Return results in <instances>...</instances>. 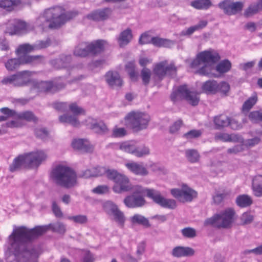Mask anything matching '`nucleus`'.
Instances as JSON below:
<instances>
[{"label": "nucleus", "instance_id": "5", "mask_svg": "<svg viewBox=\"0 0 262 262\" xmlns=\"http://www.w3.org/2000/svg\"><path fill=\"white\" fill-rule=\"evenodd\" d=\"M105 170L104 174L106 177L115 183L113 187V190L115 193H121L130 190L131 184L128 178L126 176L118 172L114 169L105 168Z\"/></svg>", "mask_w": 262, "mask_h": 262}, {"label": "nucleus", "instance_id": "53", "mask_svg": "<svg viewBox=\"0 0 262 262\" xmlns=\"http://www.w3.org/2000/svg\"><path fill=\"white\" fill-rule=\"evenodd\" d=\"M103 208L105 212L110 215H112L118 209L117 206L111 201L105 202L103 204Z\"/></svg>", "mask_w": 262, "mask_h": 262}, {"label": "nucleus", "instance_id": "38", "mask_svg": "<svg viewBox=\"0 0 262 262\" xmlns=\"http://www.w3.org/2000/svg\"><path fill=\"white\" fill-rule=\"evenodd\" d=\"M204 66L199 68L197 73L202 75H207L217 77V76L213 73L214 69V64L203 63Z\"/></svg>", "mask_w": 262, "mask_h": 262}, {"label": "nucleus", "instance_id": "37", "mask_svg": "<svg viewBox=\"0 0 262 262\" xmlns=\"http://www.w3.org/2000/svg\"><path fill=\"white\" fill-rule=\"evenodd\" d=\"M236 203L240 207L245 208L250 206L253 203V200L250 196L242 194L237 196Z\"/></svg>", "mask_w": 262, "mask_h": 262}, {"label": "nucleus", "instance_id": "35", "mask_svg": "<svg viewBox=\"0 0 262 262\" xmlns=\"http://www.w3.org/2000/svg\"><path fill=\"white\" fill-rule=\"evenodd\" d=\"M130 221L133 225H139L146 228L150 227L148 220L140 214H135L130 218Z\"/></svg>", "mask_w": 262, "mask_h": 262}, {"label": "nucleus", "instance_id": "31", "mask_svg": "<svg viewBox=\"0 0 262 262\" xmlns=\"http://www.w3.org/2000/svg\"><path fill=\"white\" fill-rule=\"evenodd\" d=\"M106 42L103 40H98L89 43L90 54H97L102 52Z\"/></svg>", "mask_w": 262, "mask_h": 262}, {"label": "nucleus", "instance_id": "24", "mask_svg": "<svg viewBox=\"0 0 262 262\" xmlns=\"http://www.w3.org/2000/svg\"><path fill=\"white\" fill-rule=\"evenodd\" d=\"M72 60L71 55H61L59 57L52 59L50 64L56 69H61L68 67Z\"/></svg>", "mask_w": 262, "mask_h": 262}, {"label": "nucleus", "instance_id": "9", "mask_svg": "<svg viewBox=\"0 0 262 262\" xmlns=\"http://www.w3.org/2000/svg\"><path fill=\"white\" fill-rule=\"evenodd\" d=\"M220 58L217 53L213 50H207L201 52L197 54L196 58L191 62V68H198L201 63L214 64Z\"/></svg>", "mask_w": 262, "mask_h": 262}, {"label": "nucleus", "instance_id": "11", "mask_svg": "<svg viewBox=\"0 0 262 262\" xmlns=\"http://www.w3.org/2000/svg\"><path fill=\"white\" fill-rule=\"evenodd\" d=\"M170 192L173 197L183 203L191 202L197 196V192L186 185H183L181 189H171Z\"/></svg>", "mask_w": 262, "mask_h": 262}, {"label": "nucleus", "instance_id": "25", "mask_svg": "<svg viewBox=\"0 0 262 262\" xmlns=\"http://www.w3.org/2000/svg\"><path fill=\"white\" fill-rule=\"evenodd\" d=\"M33 72L24 71L15 74V86H22L31 82V76Z\"/></svg>", "mask_w": 262, "mask_h": 262}, {"label": "nucleus", "instance_id": "27", "mask_svg": "<svg viewBox=\"0 0 262 262\" xmlns=\"http://www.w3.org/2000/svg\"><path fill=\"white\" fill-rule=\"evenodd\" d=\"M215 140H220L225 142H242L243 138L239 135L236 134H228L224 133H219L215 134Z\"/></svg>", "mask_w": 262, "mask_h": 262}, {"label": "nucleus", "instance_id": "4", "mask_svg": "<svg viewBox=\"0 0 262 262\" xmlns=\"http://www.w3.org/2000/svg\"><path fill=\"white\" fill-rule=\"evenodd\" d=\"M235 211L232 208H227L219 213L215 214L204 222L205 226H211L217 228H230L234 221Z\"/></svg>", "mask_w": 262, "mask_h": 262}, {"label": "nucleus", "instance_id": "61", "mask_svg": "<svg viewBox=\"0 0 262 262\" xmlns=\"http://www.w3.org/2000/svg\"><path fill=\"white\" fill-rule=\"evenodd\" d=\"M182 235L187 238H192L196 236V231L191 227H186L181 230Z\"/></svg>", "mask_w": 262, "mask_h": 262}, {"label": "nucleus", "instance_id": "58", "mask_svg": "<svg viewBox=\"0 0 262 262\" xmlns=\"http://www.w3.org/2000/svg\"><path fill=\"white\" fill-rule=\"evenodd\" d=\"M50 21L48 20L45 15L43 13L40 15L36 20V25L38 27H41L43 29L47 27H49Z\"/></svg>", "mask_w": 262, "mask_h": 262}, {"label": "nucleus", "instance_id": "49", "mask_svg": "<svg viewBox=\"0 0 262 262\" xmlns=\"http://www.w3.org/2000/svg\"><path fill=\"white\" fill-rule=\"evenodd\" d=\"M239 220L241 225H249L253 221L254 215L250 212H245L241 215Z\"/></svg>", "mask_w": 262, "mask_h": 262}, {"label": "nucleus", "instance_id": "29", "mask_svg": "<svg viewBox=\"0 0 262 262\" xmlns=\"http://www.w3.org/2000/svg\"><path fill=\"white\" fill-rule=\"evenodd\" d=\"M252 189L254 195L262 197V175H257L253 178Z\"/></svg>", "mask_w": 262, "mask_h": 262}, {"label": "nucleus", "instance_id": "19", "mask_svg": "<svg viewBox=\"0 0 262 262\" xmlns=\"http://www.w3.org/2000/svg\"><path fill=\"white\" fill-rule=\"evenodd\" d=\"M123 202L128 208L141 207L146 203V201L143 196L132 194L125 198Z\"/></svg>", "mask_w": 262, "mask_h": 262}, {"label": "nucleus", "instance_id": "55", "mask_svg": "<svg viewBox=\"0 0 262 262\" xmlns=\"http://www.w3.org/2000/svg\"><path fill=\"white\" fill-rule=\"evenodd\" d=\"M68 219L75 223L79 224H84L88 222V217L85 215L79 214L74 216H69L68 217Z\"/></svg>", "mask_w": 262, "mask_h": 262}, {"label": "nucleus", "instance_id": "64", "mask_svg": "<svg viewBox=\"0 0 262 262\" xmlns=\"http://www.w3.org/2000/svg\"><path fill=\"white\" fill-rule=\"evenodd\" d=\"M152 37L147 32L142 34L139 39V43L140 45H145L151 43Z\"/></svg>", "mask_w": 262, "mask_h": 262}, {"label": "nucleus", "instance_id": "28", "mask_svg": "<svg viewBox=\"0 0 262 262\" xmlns=\"http://www.w3.org/2000/svg\"><path fill=\"white\" fill-rule=\"evenodd\" d=\"M194 250L188 247L178 246L172 251V255L177 257L191 256L194 254Z\"/></svg>", "mask_w": 262, "mask_h": 262}, {"label": "nucleus", "instance_id": "18", "mask_svg": "<svg viewBox=\"0 0 262 262\" xmlns=\"http://www.w3.org/2000/svg\"><path fill=\"white\" fill-rule=\"evenodd\" d=\"M112 10L110 8H105L93 11L88 14L86 17L94 21H101L107 19L111 15Z\"/></svg>", "mask_w": 262, "mask_h": 262}, {"label": "nucleus", "instance_id": "46", "mask_svg": "<svg viewBox=\"0 0 262 262\" xmlns=\"http://www.w3.org/2000/svg\"><path fill=\"white\" fill-rule=\"evenodd\" d=\"M214 122L219 127L229 126V118L225 115H221L214 118Z\"/></svg>", "mask_w": 262, "mask_h": 262}, {"label": "nucleus", "instance_id": "1", "mask_svg": "<svg viewBox=\"0 0 262 262\" xmlns=\"http://www.w3.org/2000/svg\"><path fill=\"white\" fill-rule=\"evenodd\" d=\"M49 229L63 234L66 231V227L61 222L36 226L32 229L25 226H15L8 237L9 253L14 256L17 262H38L39 252L32 242Z\"/></svg>", "mask_w": 262, "mask_h": 262}, {"label": "nucleus", "instance_id": "44", "mask_svg": "<svg viewBox=\"0 0 262 262\" xmlns=\"http://www.w3.org/2000/svg\"><path fill=\"white\" fill-rule=\"evenodd\" d=\"M21 64V57H19L18 58H12L8 60L5 63V67L8 70L13 71Z\"/></svg>", "mask_w": 262, "mask_h": 262}, {"label": "nucleus", "instance_id": "36", "mask_svg": "<svg viewBox=\"0 0 262 262\" xmlns=\"http://www.w3.org/2000/svg\"><path fill=\"white\" fill-rule=\"evenodd\" d=\"M90 54L89 42H81L75 49L74 54L76 56L85 57Z\"/></svg>", "mask_w": 262, "mask_h": 262}, {"label": "nucleus", "instance_id": "57", "mask_svg": "<svg viewBox=\"0 0 262 262\" xmlns=\"http://www.w3.org/2000/svg\"><path fill=\"white\" fill-rule=\"evenodd\" d=\"M135 146L129 142H123L120 144L119 148L121 150L134 155L135 150Z\"/></svg>", "mask_w": 262, "mask_h": 262}, {"label": "nucleus", "instance_id": "39", "mask_svg": "<svg viewBox=\"0 0 262 262\" xmlns=\"http://www.w3.org/2000/svg\"><path fill=\"white\" fill-rule=\"evenodd\" d=\"M190 5L196 9L206 10L212 6L210 0H195L191 2Z\"/></svg>", "mask_w": 262, "mask_h": 262}, {"label": "nucleus", "instance_id": "63", "mask_svg": "<svg viewBox=\"0 0 262 262\" xmlns=\"http://www.w3.org/2000/svg\"><path fill=\"white\" fill-rule=\"evenodd\" d=\"M50 45L51 41L49 39H47L45 40H38L34 43L35 50H38L45 49L50 46Z\"/></svg>", "mask_w": 262, "mask_h": 262}, {"label": "nucleus", "instance_id": "2", "mask_svg": "<svg viewBox=\"0 0 262 262\" xmlns=\"http://www.w3.org/2000/svg\"><path fill=\"white\" fill-rule=\"evenodd\" d=\"M50 177L57 185L66 188L74 187L77 184L76 173L66 166H56L52 169Z\"/></svg>", "mask_w": 262, "mask_h": 262}, {"label": "nucleus", "instance_id": "54", "mask_svg": "<svg viewBox=\"0 0 262 262\" xmlns=\"http://www.w3.org/2000/svg\"><path fill=\"white\" fill-rule=\"evenodd\" d=\"M248 117L253 122H262V110L250 112L249 114Z\"/></svg>", "mask_w": 262, "mask_h": 262}, {"label": "nucleus", "instance_id": "59", "mask_svg": "<svg viewBox=\"0 0 262 262\" xmlns=\"http://www.w3.org/2000/svg\"><path fill=\"white\" fill-rule=\"evenodd\" d=\"M151 73L149 69L144 68L141 72V76L143 83L147 85L149 83L150 79Z\"/></svg>", "mask_w": 262, "mask_h": 262}, {"label": "nucleus", "instance_id": "3", "mask_svg": "<svg viewBox=\"0 0 262 262\" xmlns=\"http://www.w3.org/2000/svg\"><path fill=\"white\" fill-rule=\"evenodd\" d=\"M43 14L50 21L49 28H56L76 17L78 13L76 11L66 12L62 7H55L46 9Z\"/></svg>", "mask_w": 262, "mask_h": 262}, {"label": "nucleus", "instance_id": "30", "mask_svg": "<svg viewBox=\"0 0 262 262\" xmlns=\"http://www.w3.org/2000/svg\"><path fill=\"white\" fill-rule=\"evenodd\" d=\"M26 161V160L25 154L20 155L17 158H15L12 164L10 165V171L13 172L19 170L23 167H27Z\"/></svg>", "mask_w": 262, "mask_h": 262}, {"label": "nucleus", "instance_id": "12", "mask_svg": "<svg viewBox=\"0 0 262 262\" xmlns=\"http://www.w3.org/2000/svg\"><path fill=\"white\" fill-rule=\"evenodd\" d=\"M32 90L36 92L54 93L65 86L62 82L53 83L52 81H32Z\"/></svg>", "mask_w": 262, "mask_h": 262}, {"label": "nucleus", "instance_id": "33", "mask_svg": "<svg viewBox=\"0 0 262 262\" xmlns=\"http://www.w3.org/2000/svg\"><path fill=\"white\" fill-rule=\"evenodd\" d=\"M151 43L157 47L170 48L175 44L173 40L159 37H152Z\"/></svg>", "mask_w": 262, "mask_h": 262}, {"label": "nucleus", "instance_id": "23", "mask_svg": "<svg viewBox=\"0 0 262 262\" xmlns=\"http://www.w3.org/2000/svg\"><path fill=\"white\" fill-rule=\"evenodd\" d=\"M125 165L129 171L136 175L146 176L149 173L148 170L142 163L131 162L125 163Z\"/></svg>", "mask_w": 262, "mask_h": 262}, {"label": "nucleus", "instance_id": "50", "mask_svg": "<svg viewBox=\"0 0 262 262\" xmlns=\"http://www.w3.org/2000/svg\"><path fill=\"white\" fill-rule=\"evenodd\" d=\"M259 11H260V10L256 4L253 3L250 5L249 7L245 9L244 15L246 17H251L257 13Z\"/></svg>", "mask_w": 262, "mask_h": 262}, {"label": "nucleus", "instance_id": "17", "mask_svg": "<svg viewBox=\"0 0 262 262\" xmlns=\"http://www.w3.org/2000/svg\"><path fill=\"white\" fill-rule=\"evenodd\" d=\"M177 69L173 63L167 65L166 61L158 63L154 69V73L159 78H162L166 75L170 76L176 74Z\"/></svg>", "mask_w": 262, "mask_h": 262}, {"label": "nucleus", "instance_id": "43", "mask_svg": "<svg viewBox=\"0 0 262 262\" xmlns=\"http://www.w3.org/2000/svg\"><path fill=\"white\" fill-rule=\"evenodd\" d=\"M150 154V149L148 146L141 145L135 147L134 155L138 158H142L148 156Z\"/></svg>", "mask_w": 262, "mask_h": 262}, {"label": "nucleus", "instance_id": "32", "mask_svg": "<svg viewBox=\"0 0 262 262\" xmlns=\"http://www.w3.org/2000/svg\"><path fill=\"white\" fill-rule=\"evenodd\" d=\"M22 64H29L35 65L41 63L44 60V57L41 55L31 56L25 55L20 56Z\"/></svg>", "mask_w": 262, "mask_h": 262}, {"label": "nucleus", "instance_id": "7", "mask_svg": "<svg viewBox=\"0 0 262 262\" xmlns=\"http://www.w3.org/2000/svg\"><path fill=\"white\" fill-rule=\"evenodd\" d=\"M230 89V85L227 82H218L214 80L206 81L202 85V91L207 94H215L220 93L226 96Z\"/></svg>", "mask_w": 262, "mask_h": 262}, {"label": "nucleus", "instance_id": "22", "mask_svg": "<svg viewBox=\"0 0 262 262\" xmlns=\"http://www.w3.org/2000/svg\"><path fill=\"white\" fill-rule=\"evenodd\" d=\"M105 79L108 85L114 88L120 87L123 84V81L119 73L116 71H110L105 75Z\"/></svg>", "mask_w": 262, "mask_h": 262}, {"label": "nucleus", "instance_id": "8", "mask_svg": "<svg viewBox=\"0 0 262 262\" xmlns=\"http://www.w3.org/2000/svg\"><path fill=\"white\" fill-rule=\"evenodd\" d=\"M33 29V27L24 21L13 19L10 20L6 25L5 33L10 35H20L26 33Z\"/></svg>", "mask_w": 262, "mask_h": 262}, {"label": "nucleus", "instance_id": "14", "mask_svg": "<svg viewBox=\"0 0 262 262\" xmlns=\"http://www.w3.org/2000/svg\"><path fill=\"white\" fill-rule=\"evenodd\" d=\"M218 6L225 14L231 16L241 12L244 7V3L233 0H224L218 4Z\"/></svg>", "mask_w": 262, "mask_h": 262}, {"label": "nucleus", "instance_id": "26", "mask_svg": "<svg viewBox=\"0 0 262 262\" xmlns=\"http://www.w3.org/2000/svg\"><path fill=\"white\" fill-rule=\"evenodd\" d=\"M133 38V35L132 30L129 28H127L120 32L117 38V40L119 46L121 48H123L132 41Z\"/></svg>", "mask_w": 262, "mask_h": 262}, {"label": "nucleus", "instance_id": "52", "mask_svg": "<svg viewBox=\"0 0 262 262\" xmlns=\"http://www.w3.org/2000/svg\"><path fill=\"white\" fill-rule=\"evenodd\" d=\"M114 217V220L121 227H123L125 220V216L122 212L119 209L112 214Z\"/></svg>", "mask_w": 262, "mask_h": 262}, {"label": "nucleus", "instance_id": "56", "mask_svg": "<svg viewBox=\"0 0 262 262\" xmlns=\"http://www.w3.org/2000/svg\"><path fill=\"white\" fill-rule=\"evenodd\" d=\"M261 141V139L259 137H255L252 139H249L245 140L243 139V141L238 142L240 143H243L244 146L247 147H252L258 144Z\"/></svg>", "mask_w": 262, "mask_h": 262}, {"label": "nucleus", "instance_id": "20", "mask_svg": "<svg viewBox=\"0 0 262 262\" xmlns=\"http://www.w3.org/2000/svg\"><path fill=\"white\" fill-rule=\"evenodd\" d=\"M73 148L82 152H92L94 150V146L90 142L85 139H75L72 143Z\"/></svg>", "mask_w": 262, "mask_h": 262}, {"label": "nucleus", "instance_id": "16", "mask_svg": "<svg viewBox=\"0 0 262 262\" xmlns=\"http://www.w3.org/2000/svg\"><path fill=\"white\" fill-rule=\"evenodd\" d=\"M70 110L73 113L74 115L64 114L59 116V119L60 122L67 123L73 126L78 127L80 125V122L78 120L76 116L82 114L84 112L82 108L79 107L76 103L71 104L70 106Z\"/></svg>", "mask_w": 262, "mask_h": 262}, {"label": "nucleus", "instance_id": "45", "mask_svg": "<svg viewBox=\"0 0 262 262\" xmlns=\"http://www.w3.org/2000/svg\"><path fill=\"white\" fill-rule=\"evenodd\" d=\"M17 119H24L27 121L33 122L35 123L37 122L38 121L37 118L31 111H25L18 113Z\"/></svg>", "mask_w": 262, "mask_h": 262}, {"label": "nucleus", "instance_id": "62", "mask_svg": "<svg viewBox=\"0 0 262 262\" xmlns=\"http://www.w3.org/2000/svg\"><path fill=\"white\" fill-rule=\"evenodd\" d=\"M1 112L4 114L7 115L5 116L8 118L12 117L15 119H17L18 113L16 112L14 110H10L8 107H3L0 110Z\"/></svg>", "mask_w": 262, "mask_h": 262}, {"label": "nucleus", "instance_id": "10", "mask_svg": "<svg viewBox=\"0 0 262 262\" xmlns=\"http://www.w3.org/2000/svg\"><path fill=\"white\" fill-rule=\"evenodd\" d=\"M178 95L183 97L189 104L193 106L197 105L200 101L199 94L195 92L190 91L186 85L179 86L177 92H173L171 95V99L175 101Z\"/></svg>", "mask_w": 262, "mask_h": 262}, {"label": "nucleus", "instance_id": "42", "mask_svg": "<svg viewBox=\"0 0 262 262\" xmlns=\"http://www.w3.org/2000/svg\"><path fill=\"white\" fill-rule=\"evenodd\" d=\"M185 156L190 163H195L199 161L200 156L198 151L193 149H187L185 151Z\"/></svg>", "mask_w": 262, "mask_h": 262}, {"label": "nucleus", "instance_id": "51", "mask_svg": "<svg viewBox=\"0 0 262 262\" xmlns=\"http://www.w3.org/2000/svg\"><path fill=\"white\" fill-rule=\"evenodd\" d=\"M130 190H133V194L135 195H141L142 196L143 194L146 193L147 196L148 197V192L150 190H156L154 189H148L143 187L140 185H136L132 187Z\"/></svg>", "mask_w": 262, "mask_h": 262}, {"label": "nucleus", "instance_id": "13", "mask_svg": "<svg viewBox=\"0 0 262 262\" xmlns=\"http://www.w3.org/2000/svg\"><path fill=\"white\" fill-rule=\"evenodd\" d=\"M26 163L28 168H37L46 161L47 154L43 150H36L25 154Z\"/></svg>", "mask_w": 262, "mask_h": 262}, {"label": "nucleus", "instance_id": "6", "mask_svg": "<svg viewBox=\"0 0 262 262\" xmlns=\"http://www.w3.org/2000/svg\"><path fill=\"white\" fill-rule=\"evenodd\" d=\"M126 124L136 132L147 128L150 120V116L140 112H132L125 118Z\"/></svg>", "mask_w": 262, "mask_h": 262}, {"label": "nucleus", "instance_id": "15", "mask_svg": "<svg viewBox=\"0 0 262 262\" xmlns=\"http://www.w3.org/2000/svg\"><path fill=\"white\" fill-rule=\"evenodd\" d=\"M148 197L163 208L174 209L177 207V203L174 200L164 198L158 190H150Z\"/></svg>", "mask_w": 262, "mask_h": 262}, {"label": "nucleus", "instance_id": "47", "mask_svg": "<svg viewBox=\"0 0 262 262\" xmlns=\"http://www.w3.org/2000/svg\"><path fill=\"white\" fill-rule=\"evenodd\" d=\"M34 47V44L30 45L29 43H24L20 45L17 49L16 53L18 55L30 53L35 50Z\"/></svg>", "mask_w": 262, "mask_h": 262}, {"label": "nucleus", "instance_id": "34", "mask_svg": "<svg viewBox=\"0 0 262 262\" xmlns=\"http://www.w3.org/2000/svg\"><path fill=\"white\" fill-rule=\"evenodd\" d=\"M105 167H97L86 169L83 172L82 177L85 178H89L93 177H99L104 174Z\"/></svg>", "mask_w": 262, "mask_h": 262}, {"label": "nucleus", "instance_id": "41", "mask_svg": "<svg viewBox=\"0 0 262 262\" xmlns=\"http://www.w3.org/2000/svg\"><path fill=\"white\" fill-rule=\"evenodd\" d=\"M20 4V0H0V7L8 11H11L14 6H17Z\"/></svg>", "mask_w": 262, "mask_h": 262}, {"label": "nucleus", "instance_id": "48", "mask_svg": "<svg viewBox=\"0 0 262 262\" xmlns=\"http://www.w3.org/2000/svg\"><path fill=\"white\" fill-rule=\"evenodd\" d=\"M257 97L256 96H253L247 99L242 106V111L243 112H248L256 103Z\"/></svg>", "mask_w": 262, "mask_h": 262}, {"label": "nucleus", "instance_id": "60", "mask_svg": "<svg viewBox=\"0 0 262 262\" xmlns=\"http://www.w3.org/2000/svg\"><path fill=\"white\" fill-rule=\"evenodd\" d=\"M202 132L200 130L192 129L183 135V137L187 140H190L197 138L201 136Z\"/></svg>", "mask_w": 262, "mask_h": 262}, {"label": "nucleus", "instance_id": "40", "mask_svg": "<svg viewBox=\"0 0 262 262\" xmlns=\"http://www.w3.org/2000/svg\"><path fill=\"white\" fill-rule=\"evenodd\" d=\"M231 68V63L227 59L220 62L215 67V70L220 74L228 72Z\"/></svg>", "mask_w": 262, "mask_h": 262}, {"label": "nucleus", "instance_id": "21", "mask_svg": "<svg viewBox=\"0 0 262 262\" xmlns=\"http://www.w3.org/2000/svg\"><path fill=\"white\" fill-rule=\"evenodd\" d=\"M85 124L88 127L98 134H105L108 130L107 126L103 122H97L91 117L85 120Z\"/></svg>", "mask_w": 262, "mask_h": 262}]
</instances>
